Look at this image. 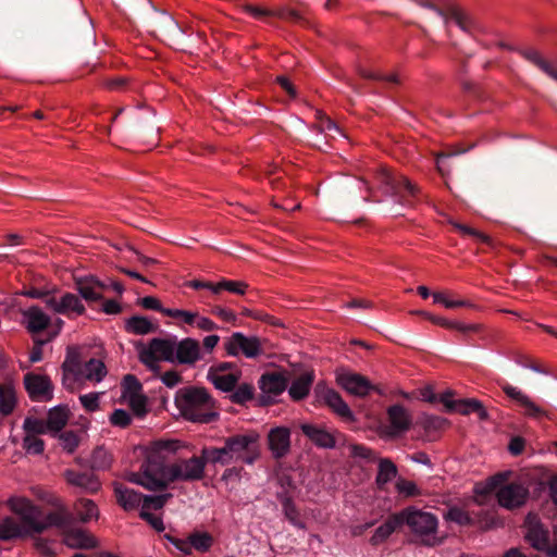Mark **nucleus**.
Wrapping results in <instances>:
<instances>
[{
  "mask_svg": "<svg viewBox=\"0 0 557 557\" xmlns=\"http://www.w3.org/2000/svg\"><path fill=\"white\" fill-rule=\"evenodd\" d=\"M433 301L440 304L447 309H455L459 307H471L472 304L467 300L453 299L448 293L435 292L432 294Z\"/></svg>",
  "mask_w": 557,
  "mask_h": 557,
  "instance_id": "38",
  "label": "nucleus"
},
{
  "mask_svg": "<svg viewBox=\"0 0 557 557\" xmlns=\"http://www.w3.org/2000/svg\"><path fill=\"white\" fill-rule=\"evenodd\" d=\"M70 416V410L66 406H57L50 409L47 419V426L49 431L59 432L66 424Z\"/></svg>",
  "mask_w": 557,
  "mask_h": 557,
  "instance_id": "35",
  "label": "nucleus"
},
{
  "mask_svg": "<svg viewBox=\"0 0 557 557\" xmlns=\"http://www.w3.org/2000/svg\"><path fill=\"white\" fill-rule=\"evenodd\" d=\"M121 403L129 406L132 411L143 417L147 413V397L143 394L140 382L131 374H127L122 382Z\"/></svg>",
  "mask_w": 557,
  "mask_h": 557,
  "instance_id": "10",
  "label": "nucleus"
},
{
  "mask_svg": "<svg viewBox=\"0 0 557 557\" xmlns=\"http://www.w3.org/2000/svg\"><path fill=\"white\" fill-rule=\"evenodd\" d=\"M525 540L536 550L544 552L549 544V533L535 515H528L525 519Z\"/></svg>",
  "mask_w": 557,
  "mask_h": 557,
  "instance_id": "21",
  "label": "nucleus"
},
{
  "mask_svg": "<svg viewBox=\"0 0 557 557\" xmlns=\"http://www.w3.org/2000/svg\"><path fill=\"white\" fill-rule=\"evenodd\" d=\"M351 454L355 457L366 459V460H374L375 459L374 451L363 445H352Z\"/></svg>",
  "mask_w": 557,
  "mask_h": 557,
  "instance_id": "56",
  "label": "nucleus"
},
{
  "mask_svg": "<svg viewBox=\"0 0 557 557\" xmlns=\"http://www.w3.org/2000/svg\"><path fill=\"white\" fill-rule=\"evenodd\" d=\"M225 350L230 356L239 355L253 359L263 354L262 341L256 336H246L240 332L233 333L225 342Z\"/></svg>",
  "mask_w": 557,
  "mask_h": 557,
  "instance_id": "9",
  "label": "nucleus"
},
{
  "mask_svg": "<svg viewBox=\"0 0 557 557\" xmlns=\"http://www.w3.org/2000/svg\"><path fill=\"white\" fill-rule=\"evenodd\" d=\"M388 424L381 426L380 433L383 437L393 438L407 432L411 425L409 412L399 405L387 410Z\"/></svg>",
  "mask_w": 557,
  "mask_h": 557,
  "instance_id": "13",
  "label": "nucleus"
},
{
  "mask_svg": "<svg viewBox=\"0 0 557 557\" xmlns=\"http://www.w3.org/2000/svg\"><path fill=\"white\" fill-rule=\"evenodd\" d=\"M396 475L397 467L392 460L387 458H382L379 460L376 484L380 488H383L384 485L389 483Z\"/></svg>",
  "mask_w": 557,
  "mask_h": 557,
  "instance_id": "36",
  "label": "nucleus"
},
{
  "mask_svg": "<svg viewBox=\"0 0 557 557\" xmlns=\"http://www.w3.org/2000/svg\"><path fill=\"white\" fill-rule=\"evenodd\" d=\"M188 286L194 289L206 288V289L211 290L213 294L220 293V282L211 283V282H202V281L194 280L188 283Z\"/></svg>",
  "mask_w": 557,
  "mask_h": 557,
  "instance_id": "59",
  "label": "nucleus"
},
{
  "mask_svg": "<svg viewBox=\"0 0 557 557\" xmlns=\"http://www.w3.org/2000/svg\"><path fill=\"white\" fill-rule=\"evenodd\" d=\"M197 311H188L182 309H166L164 310V315L178 320L180 322L190 325H194L195 317Z\"/></svg>",
  "mask_w": 557,
  "mask_h": 557,
  "instance_id": "43",
  "label": "nucleus"
},
{
  "mask_svg": "<svg viewBox=\"0 0 557 557\" xmlns=\"http://www.w3.org/2000/svg\"><path fill=\"white\" fill-rule=\"evenodd\" d=\"M248 288V285L243 281H228L223 280L220 282V292L227 290L232 294L244 295Z\"/></svg>",
  "mask_w": 557,
  "mask_h": 557,
  "instance_id": "48",
  "label": "nucleus"
},
{
  "mask_svg": "<svg viewBox=\"0 0 557 557\" xmlns=\"http://www.w3.org/2000/svg\"><path fill=\"white\" fill-rule=\"evenodd\" d=\"M175 342L163 338H153L148 345L139 348L140 361L153 373H159L160 361L174 360Z\"/></svg>",
  "mask_w": 557,
  "mask_h": 557,
  "instance_id": "8",
  "label": "nucleus"
},
{
  "mask_svg": "<svg viewBox=\"0 0 557 557\" xmlns=\"http://www.w3.org/2000/svg\"><path fill=\"white\" fill-rule=\"evenodd\" d=\"M283 510L286 518L293 525L299 529H305V524L298 518V511L296 509V506L290 499L287 498L284 500Z\"/></svg>",
  "mask_w": 557,
  "mask_h": 557,
  "instance_id": "47",
  "label": "nucleus"
},
{
  "mask_svg": "<svg viewBox=\"0 0 557 557\" xmlns=\"http://www.w3.org/2000/svg\"><path fill=\"white\" fill-rule=\"evenodd\" d=\"M212 313L219 317L222 321L227 323H234L236 321V314L234 313V311L220 306L214 307L212 309Z\"/></svg>",
  "mask_w": 557,
  "mask_h": 557,
  "instance_id": "58",
  "label": "nucleus"
},
{
  "mask_svg": "<svg viewBox=\"0 0 557 557\" xmlns=\"http://www.w3.org/2000/svg\"><path fill=\"white\" fill-rule=\"evenodd\" d=\"M183 444L177 440H161L153 442L147 449L146 459L138 472H131L126 480L150 491L169 487L174 482H193L202 479L206 463L209 462L201 453V457L180 459L166 462L175 455Z\"/></svg>",
  "mask_w": 557,
  "mask_h": 557,
  "instance_id": "1",
  "label": "nucleus"
},
{
  "mask_svg": "<svg viewBox=\"0 0 557 557\" xmlns=\"http://www.w3.org/2000/svg\"><path fill=\"white\" fill-rule=\"evenodd\" d=\"M422 317H424L425 319H428L429 321H431L432 323L436 324V325H440V326H443L445 329H449L450 326H453L454 324L450 323V320H447L443 317H438V315H434V314H431L429 312H421L420 313Z\"/></svg>",
  "mask_w": 557,
  "mask_h": 557,
  "instance_id": "63",
  "label": "nucleus"
},
{
  "mask_svg": "<svg viewBox=\"0 0 557 557\" xmlns=\"http://www.w3.org/2000/svg\"><path fill=\"white\" fill-rule=\"evenodd\" d=\"M403 524L408 525L412 534L419 541L428 546L438 544L437 539V518L428 511L408 507L400 511Z\"/></svg>",
  "mask_w": 557,
  "mask_h": 557,
  "instance_id": "7",
  "label": "nucleus"
},
{
  "mask_svg": "<svg viewBox=\"0 0 557 557\" xmlns=\"http://www.w3.org/2000/svg\"><path fill=\"white\" fill-rule=\"evenodd\" d=\"M304 434L313 442L317 446L322 448H332L335 446V438L332 432L325 428L304 423L300 426Z\"/></svg>",
  "mask_w": 557,
  "mask_h": 557,
  "instance_id": "26",
  "label": "nucleus"
},
{
  "mask_svg": "<svg viewBox=\"0 0 557 557\" xmlns=\"http://www.w3.org/2000/svg\"><path fill=\"white\" fill-rule=\"evenodd\" d=\"M440 400L449 412H458L460 414L476 412L482 420L487 417L486 410L476 399H454L453 393L448 391L441 395Z\"/></svg>",
  "mask_w": 557,
  "mask_h": 557,
  "instance_id": "15",
  "label": "nucleus"
},
{
  "mask_svg": "<svg viewBox=\"0 0 557 557\" xmlns=\"http://www.w3.org/2000/svg\"><path fill=\"white\" fill-rule=\"evenodd\" d=\"M430 8L432 10H434V12L440 17L443 18L444 24L446 25L447 28H449L450 25L454 24V25L458 26L463 32H467V33L472 32V28H473L472 20L468 14H466L461 10L454 8L450 11V13L447 15V14H444L441 10L434 8L433 5H430Z\"/></svg>",
  "mask_w": 557,
  "mask_h": 557,
  "instance_id": "28",
  "label": "nucleus"
},
{
  "mask_svg": "<svg viewBox=\"0 0 557 557\" xmlns=\"http://www.w3.org/2000/svg\"><path fill=\"white\" fill-rule=\"evenodd\" d=\"M25 388L35 401H49L53 396V386L46 375L27 373L24 377Z\"/></svg>",
  "mask_w": 557,
  "mask_h": 557,
  "instance_id": "16",
  "label": "nucleus"
},
{
  "mask_svg": "<svg viewBox=\"0 0 557 557\" xmlns=\"http://www.w3.org/2000/svg\"><path fill=\"white\" fill-rule=\"evenodd\" d=\"M244 9L248 14H250L253 18H257V20H263L267 16H273V15L283 16V14L281 12H273L265 8L255 5V4H246L244 7Z\"/></svg>",
  "mask_w": 557,
  "mask_h": 557,
  "instance_id": "50",
  "label": "nucleus"
},
{
  "mask_svg": "<svg viewBox=\"0 0 557 557\" xmlns=\"http://www.w3.org/2000/svg\"><path fill=\"white\" fill-rule=\"evenodd\" d=\"M240 376L239 370L231 363H223L211 369L209 379L220 391L230 392L236 386Z\"/></svg>",
  "mask_w": 557,
  "mask_h": 557,
  "instance_id": "20",
  "label": "nucleus"
},
{
  "mask_svg": "<svg viewBox=\"0 0 557 557\" xmlns=\"http://www.w3.org/2000/svg\"><path fill=\"white\" fill-rule=\"evenodd\" d=\"M112 457L104 448H97L92 453L91 465L92 468L98 470H106L111 466Z\"/></svg>",
  "mask_w": 557,
  "mask_h": 557,
  "instance_id": "41",
  "label": "nucleus"
},
{
  "mask_svg": "<svg viewBox=\"0 0 557 557\" xmlns=\"http://www.w3.org/2000/svg\"><path fill=\"white\" fill-rule=\"evenodd\" d=\"M203 332H211L218 329V325L209 318L200 315L198 312L195 317L194 325Z\"/></svg>",
  "mask_w": 557,
  "mask_h": 557,
  "instance_id": "55",
  "label": "nucleus"
},
{
  "mask_svg": "<svg viewBox=\"0 0 557 557\" xmlns=\"http://www.w3.org/2000/svg\"><path fill=\"white\" fill-rule=\"evenodd\" d=\"M445 518L460 525H468L472 523V519L469 513L459 507H450Z\"/></svg>",
  "mask_w": 557,
  "mask_h": 557,
  "instance_id": "45",
  "label": "nucleus"
},
{
  "mask_svg": "<svg viewBox=\"0 0 557 557\" xmlns=\"http://www.w3.org/2000/svg\"><path fill=\"white\" fill-rule=\"evenodd\" d=\"M269 449L275 458H282L290 448V430L286 426H276L268 434Z\"/></svg>",
  "mask_w": 557,
  "mask_h": 557,
  "instance_id": "23",
  "label": "nucleus"
},
{
  "mask_svg": "<svg viewBox=\"0 0 557 557\" xmlns=\"http://www.w3.org/2000/svg\"><path fill=\"white\" fill-rule=\"evenodd\" d=\"M23 429L26 435L34 434L37 436L49 431L47 426V421L45 422L44 420L30 417H27L24 420Z\"/></svg>",
  "mask_w": 557,
  "mask_h": 557,
  "instance_id": "40",
  "label": "nucleus"
},
{
  "mask_svg": "<svg viewBox=\"0 0 557 557\" xmlns=\"http://www.w3.org/2000/svg\"><path fill=\"white\" fill-rule=\"evenodd\" d=\"M171 543L185 555H189L191 553V543L189 536L186 540L182 539H170Z\"/></svg>",
  "mask_w": 557,
  "mask_h": 557,
  "instance_id": "62",
  "label": "nucleus"
},
{
  "mask_svg": "<svg viewBox=\"0 0 557 557\" xmlns=\"http://www.w3.org/2000/svg\"><path fill=\"white\" fill-rule=\"evenodd\" d=\"M453 225L455 226V228H457L462 235H470V236H473V237H476L478 239L482 240V242H485L487 240V237L480 233L479 231L470 227V226H467V225H462V224H459V223H453Z\"/></svg>",
  "mask_w": 557,
  "mask_h": 557,
  "instance_id": "60",
  "label": "nucleus"
},
{
  "mask_svg": "<svg viewBox=\"0 0 557 557\" xmlns=\"http://www.w3.org/2000/svg\"><path fill=\"white\" fill-rule=\"evenodd\" d=\"M253 397V387L248 384H243L237 387L233 394V399L236 403L244 404Z\"/></svg>",
  "mask_w": 557,
  "mask_h": 557,
  "instance_id": "53",
  "label": "nucleus"
},
{
  "mask_svg": "<svg viewBox=\"0 0 557 557\" xmlns=\"http://www.w3.org/2000/svg\"><path fill=\"white\" fill-rule=\"evenodd\" d=\"M202 358L200 344L195 338H184L174 344V360L184 364H194Z\"/></svg>",
  "mask_w": 557,
  "mask_h": 557,
  "instance_id": "22",
  "label": "nucleus"
},
{
  "mask_svg": "<svg viewBox=\"0 0 557 557\" xmlns=\"http://www.w3.org/2000/svg\"><path fill=\"white\" fill-rule=\"evenodd\" d=\"M502 389L507 397L516 401V404L520 407L522 414L525 417L536 420L549 418L548 411L537 405L520 388L506 383L502 385Z\"/></svg>",
  "mask_w": 557,
  "mask_h": 557,
  "instance_id": "12",
  "label": "nucleus"
},
{
  "mask_svg": "<svg viewBox=\"0 0 557 557\" xmlns=\"http://www.w3.org/2000/svg\"><path fill=\"white\" fill-rule=\"evenodd\" d=\"M189 539L191 547L198 552H208L213 544V537L208 532H194Z\"/></svg>",
  "mask_w": 557,
  "mask_h": 557,
  "instance_id": "39",
  "label": "nucleus"
},
{
  "mask_svg": "<svg viewBox=\"0 0 557 557\" xmlns=\"http://www.w3.org/2000/svg\"><path fill=\"white\" fill-rule=\"evenodd\" d=\"M287 385V379L282 372L265 373L259 381L260 389L269 396L280 395Z\"/></svg>",
  "mask_w": 557,
  "mask_h": 557,
  "instance_id": "27",
  "label": "nucleus"
},
{
  "mask_svg": "<svg viewBox=\"0 0 557 557\" xmlns=\"http://www.w3.org/2000/svg\"><path fill=\"white\" fill-rule=\"evenodd\" d=\"M523 55L527 60L532 62L540 70H542L545 63L547 62L541 57V54L536 50H527L523 52Z\"/></svg>",
  "mask_w": 557,
  "mask_h": 557,
  "instance_id": "61",
  "label": "nucleus"
},
{
  "mask_svg": "<svg viewBox=\"0 0 557 557\" xmlns=\"http://www.w3.org/2000/svg\"><path fill=\"white\" fill-rule=\"evenodd\" d=\"M319 397L338 416L347 420H352V413L347 404L343 400L341 395L332 388H319Z\"/></svg>",
  "mask_w": 557,
  "mask_h": 557,
  "instance_id": "25",
  "label": "nucleus"
},
{
  "mask_svg": "<svg viewBox=\"0 0 557 557\" xmlns=\"http://www.w3.org/2000/svg\"><path fill=\"white\" fill-rule=\"evenodd\" d=\"M63 385L67 389H75L77 384L83 380L95 383L101 382L107 375V368L99 359H90L82 364L79 349L77 347H69L65 360L62 364Z\"/></svg>",
  "mask_w": 557,
  "mask_h": 557,
  "instance_id": "5",
  "label": "nucleus"
},
{
  "mask_svg": "<svg viewBox=\"0 0 557 557\" xmlns=\"http://www.w3.org/2000/svg\"><path fill=\"white\" fill-rule=\"evenodd\" d=\"M70 512L67 511V519L62 525L63 541L66 546L78 549H90L97 546V540L87 530L82 528H70Z\"/></svg>",
  "mask_w": 557,
  "mask_h": 557,
  "instance_id": "18",
  "label": "nucleus"
},
{
  "mask_svg": "<svg viewBox=\"0 0 557 557\" xmlns=\"http://www.w3.org/2000/svg\"><path fill=\"white\" fill-rule=\"evenodd\" d=\"M117 503L125 510H133L143 504V495L132 488H128L122 483L115 482L113 484Z\"/></svg>",
  "mask_w": 557,
  "mask_h": 557,
  "instance_id": "29",
  "label": "nucleus"
},
{
  "mask_svg": "<svg viewBox=\"0 0 557 557\" xmlns=\"http://www.w3.org/2000/svg\"><path fill=\"white\" fill-rule=\"evenodd\" d=\"M128 332L144 335L153 331V324L145 317H133L126 323Z\"/></svg>",
  "mask_w": 557,
  "mask_h": 557,
  "instance_id": "37",
  "label": "nucleus"
},
{
  "mask_svg": "<svg viewBox=\"0 0 557 557\" xmlns=\"http://www.w3.org/2000/svg\"><path fill=\"white\" fill-rule=\"evenodd\" d=\"M74 512L78 520L83 523L97 520L99 517V510L97 505L87 498H81L74 504Z\"/></svg>",
  "mask_w": 557,
  "mask_h": 557,
  "instance_id": "33",
  "label": "nucleus"
},
{
  "mask_svg": "<svg viewBox=\"0 0 557 557\" xmlns=\"http://www.w3.org/2000/svg\"><path fill=\"white\" fill-rule=\"evenodd\" d=\"M64 475L67 483L78 486L87 493H96L100 490V482L91 473H79L73 470H67Z\"/></svg>",
  "mask_w": 557,
  "mask_h": 557,
  "instance_id": "30",
  "label": "nucleus"
},
{
  "mask_svg": "<svg viewBox=\"0 0 557 557\" xmlns=\"http://www.w3.org/2000/svg\"><path fill=\"white\" fill-rule=\"evenodd\" d=\"M171 497L172 495L169 493L156 496H144L140 509H146V511L161 509Z\"/></svg>",
  "mask_w": 557,
  "mask_h": 557,
  "instance_id": "42",
  "label": "nucleus"
},
{
  "mask_svg": "<svg viewBox=\"0 0 557 557\" xmlns=\"http://www.w3.org/2000/svg\"><path fill=\"white\" fill-rule=\"evenodd\" d=\"M4 504L12 513L0 520V540L4 541L42 533L53 525H62L67 519L65 507L44 513L40 506L22 495H12Z\"/></svg>",
  "mask_w": 557,
  "mask_h": 557,
  "instance_id": "2",
  "label": "nucleus"
},
{
  "mask_svg": "<svg viewBox=\"0 0 557 557\" xmlns=\"http://www.w3.org/2000/svg\"><path fill=\"white\" fill-rule=\"evenodd\" d=\"M401 525L403 521L400 512L389 516L384 523L375 529L370 540L371 544L379 545L385 542Z\"/></svg>",
  "mask_w": 557,
  "mask_h": 557,
  "instance_id": "31",
  "label": "nucleus"
},
{
  "mask_svg": "<svg viewBox=\"0 0 557 557\" xmlns=\"http://www.w3.org/2000/svg\"><path fill=\"white\" fill-rule=\"evenodd\" d=\"M46 306L54 311L55 313L70 315V314H83L85 307L77 296L71 293H65L61 296L52 294L47 296L45 300Z\"/></svg>",
  "mask_w": 557,
  "mask_h": 557,
  "instance_id": "17",
  "label": "nucleus"
},
{
  "mask_svg": "<svg viewBox=\"0 0 557 557\" xmlns=\"http://www.w3.org/2000/svg\"><path fill=\"white\" fill-rule=\"evenodd\" d=\"M110 422L114 426L126 428L131 424L132 417L124 409H115L110 416Z\"/></svg>",
  "mask_w": 557,
  "mask_h": 557,
  "instance_id": "51",
  "label": "nucleus"
},
{
  "mask_svg": "<svg viewBox=\"0 0 557 557\" xmlns=\"http://www.w3.org/2000/svg\"><path fill=\"white\" fill-rule=\"evenodd\" d=\"M23 324L33 334L39 333L49 326L53 329L52 336L59 334L63 326L61 319L51 322L50 317L39 307L32 306L22 311Z\"/></svg>",
  "mask_w": 557,
  "mask_h": 557,
  "instance_id": "11",
  "label": "nucleus"
},
{
  "mask_svg": "<svg viewBox=\"0 0 557 557\" xmlns=\"http://www.w3.org/2000/svg\"><path fill=\"white\" fill-rule=\"evenodd\" d=\"M396 490L400 495H404L405 497H413L420 495V490L417 484L405 479H399L396 482Z\"/></svg>",
  "mask_w": 557,
  "mask_h": 557,
  "instance_id": "46",
  "label": "nucleus"
},
{
  "mask_svg": "<svg viewBox=\"0 0 557 557\" xmlns=\"http://www.w3.org/2000/svg\"><path fill=\"white\" fill-rule=\"evenodd\" d=\"M16 405V384L13 380H7L0 384V413L10 414Z\"/></svg>",
  "mask_w": 557,
  "mask_h": 557,
  "instance_id": "32",
  "label": "nucleus"
},
{
  "mask_svg": "<svg viewBox=\"0 0 557 557\" xmlns=\"http://www.w3.org/2000/svg\"><path fill=\"white\" fill-rule=\"evenodd\" d=\"M379 187L384 189L385 193L391 195H399L405 198L416 194V186L412 185L406 177L396 176L389 170L383 169L377 175Z\"/></svg>",
  "mask_w": 557,
  "mask_h": 557,
  "instance_id": "14",
  "label": "nucleus"
},
{
  "mask_svg": "<svg viewBox=\"0 0 557 557\" xmlns=\"http://www.w3.org/2000/svg\"><path fill=\"white\" fill-rule=\"evenodd\" d=\"M140 517L158 532H162L164 530V524L161 517L156 516L150 511H146V509H140Z\"/></svg>",
  "mask_w": 557,
  "mask_h": 557,
  "instance_id": "54",
  "label": "nucleus"
},
{
  "mask_svg": "<svg viewBox=\"0 0 557 557\" xmlns=\"http://www.w3.org/2000/svg\"><path fill=\"white\" fill-rule=\"evenodd\" d=\"M161 381L166 385L168 387H174L176 386L180 381L181 376L175 371H169L161 375Z\"/></svg>",
  "mask_w": 557,
  "mask_h": 557,
  "instance_id": "64",
  "label": "nucleus"
},
{
  "mask_svg": "<svg viewBox=\"0 0 557 557\" xmlns=\"http://www.w3.org/2000/svg\"><path fill=\"white\" fill-rule=\"evenodd\" d=\"M313 381L311 372H304L290 385L289 395L293 399L298 400L306 397L310 391Z\"/></svg>",
  "mask_w": 557,
  "mask_h": 557,
  "instance_id": "34",
  "label": "nucleus"
},
{
  "mask_svg": "<svg viewBox=\"0 0 557 557\" xmlns=\"http://www.w3.org/2000/svg\"><path fill=\"white\" fill-rule=\"evenodd\" d=\"M140 304L145 309L156 310V311L161 312L162 314H164V310L168 309V308L162 307L159 299L156 297H152V296H146V297L141 298Z\"/></svg>",
  "mask_w": 557,
  "mask_h": 557,
  "instance_id": "57",
  "label": "nucleus"
},
{
  "mask_svg": "<svg viewBox=\"0 0 557 557\" xmlns=\"http://www.w3.org/2000/svg\"><path fill=\"white\" fill-rule=\"evenodd\" d=\"M260 434L250 430L245 433L230 436L225 440L223 447H207L202 449L203 457L210 463L223 466L236 461L247 465L253 463L259 455Z\"/></svg>",
  "mask_w": 557,
  "mask_h": 557,
  "instance_id": "3",
  "label": "nucleus"
},
{
  "mask_svg": "<svg viewBox=\"0 0 557 557\" xmlns=\"http://www.w3.org/2000/svg\"><path fill=\"white\" fill-rule=\"evenodd\" d=\"M23 447L28 454L38 455L44 451L45 443L37 435L29 434L23 440Z\"/></svg>",
  "mask_w": 557,
  "mask_h": 557,
  "instance_id": "44",
  "label": "nucleus"
},
{
  "mask_svg": "<svg viewBox=\"0 0 557 557\" xmlns=\"http://www.w3.org/2000/svg\"><path fill=\"white\" fill-rule=\"evenodd\" d=\"M336 381L347 393L355 396H366L374 388L368 379L350 371H338Z\"/></svg>",
  "mask_w": 557,
  "mask_h": 557,
  "instance_id": "19",
  "label": "nucleus"
},
{
  "mask_svg": "<svg viewBox=\"0 0 557 557\" xmlns=\"http://www.w3.org/2000/svg\"><path fill=\"white\" fill-rule=\"evenodd\" d=\"M75 282L81 296L89 301L99 300L107 288L104 283L94 276L79 277Z\"/></svg>",
  "mask_w": 557,
  "mask_h": 557,
  "instance_id": "24",
  "label": "nucleus"
},
{
  "mask_svg": "<svg viewBox=\"0 0 557 557\" xmlns=\"http://www.w3.org/2000/svg\"><path fill=\"white\" fill-rule=\"evenodd\" d=\"M101 393H88L79 396L82 406L90 412L99 409V398Z\"/></svg>",
  "mask_w": 557,
  "mask_h": 557,
  "instance_id": "52",
  "label": "nucleus"
},
{
  "mask_svg": "<svg viewBox=\"0 0 557 557\" xmlns=\"http://www.w3.org/2000/svg\"><path fill=\"white\" fill-rule=\"evenodd\" d=\"M510 472H502L491 476L484 484L475 486V493L479 495L496 493L498 504L507 509H513L522 506L529 496V488L523 483L512 482L504 484Z\"/></svg>",
  "mask_w": 557,
  "mask_h": 557,
  "instance_id": "6",
  "label": "nucleus"
},
{
  "mask_svg": "<svg viewBox=\"0 0 557 557\" xmlns=\"http://www.w3.org/2000/svg\"><path fill=\"white\" fill-rule=\"evenodd\" d=\"M59 438L62 448L67 453H73L79 444L78 435L72 431L62 433Z\"/></svg>",
  "mask_w": 557,
  "mask_h": 557,
  "instance_id": "49",
  "label": "nucleus"
},
{
  "mask_svg": "<svg viewBox=\"0 0 557 557\" xmlns=\"http://www.w3.org/2000/svg\"><path fill=\"white\" fill-rule=\"evenodd\" d=\"M175 405L181 416L191 422L208 423L218 416L214 401L205 388H181L176 393Z\"/></svg>",
  "mask_w": 557,
  "mask_h": 557,
  "instance_id": "4",
  "label": "nucleus"
}]
</instances>
